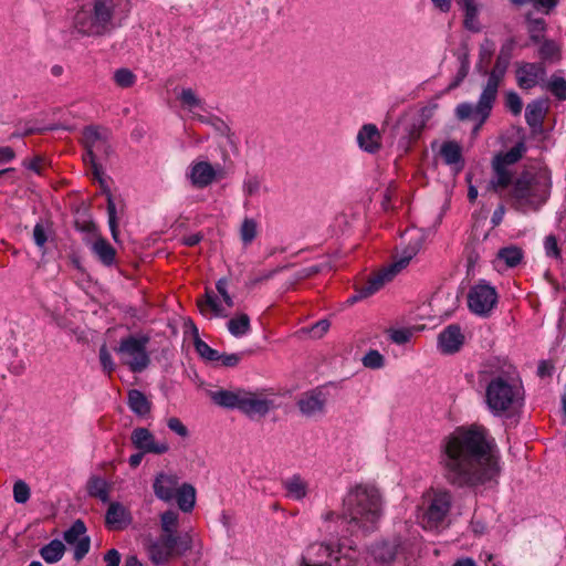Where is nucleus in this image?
Wrapping results in <instances>:
<instances>
[{"label": "nucleus", "instance_id": "nucleus-30", "mask_svg": "<svg viewBox=\"0 0 566 566\" xmlns=\"http://www.w3.org/2000/svg\"><path fill=\"white\" fill-rule=\"evenodd\" d=\"M96 179H98L103 191L106 193V201H107V216H108V227L112 233V238L117 241L118 240V219H117V208L115 205V201L113 199V196L107 188L105 180L103 179L102 175L95 176Z\"/></svg>", "mask_w": 566, "mask_h": 566}, {"label": "nucleus", "instance_id": "nucleus-19", "mask_svg": "<svg viewBox=\"0 0 566 566\" xmlns=\"http://www.w3.org/2000/svg\"><path fill=\"white\" fill-rule=\"evenodd\" d=\"M133 446L145 453L164 454L168 452L169 444L156 440L155 436L146 428H136L130 434Z\"/></svg>", "mask_w": 566, "mask_h": 566}, {"label": "nucleus", "instance_id": "nucleus-29", "mask_svg": "<svg viewBox=\"0 0 566 566\" xmlns=\"http://www.w3.org/2000/svg\"><path fill=\"white\" fill-rule=\"evenodd\" d=\"M458 6L464 12V28L472 32L481 31L479 21V8L474 0H458Z\"/></svg>", "mask_w": 566, "mask_h": 566}, {"label": "nucleus", "instance_id": "nucleus-57", "mask_svg": "<svg viewBox=\"0 0 566 566\" xmlns=\"http://www.w3.org/2000/svg\"><path fill=\"white\" fill-rule=\"evenodd\" d=\"M168 428L180 437L188 436V429L186 426L176 417L169 418L167 421Z\"/></svg>", "mask_w": 566, "mask_h": 566}, {"label": "nucleus", "instance_id": "nucleus-20", "mask_svg": "<svg viewBox=\"0 0 566 566\" xmlns=\"http://www.w3.org/2000/svg\"><path fill=\"white\" fill-rule=\"evenodd\" d=\"M326 394L321 389H313L302 394L297 400L300 411L305 417L322 415L326 405Z\"/></svg>", "mask_w": 566, "mask_h": 566}, {"label": "nucleus", "instance_id": "nucleus-5", "mask_svg": "<svg viewBox=\"0 0 566 566\" xmlns=\"http://www.w3.org/2000/svg\"><path fill=\"white\" fill-rule=\"evenodd\" d=\"M524 391L520 381L509 376H496L485 389V402L494 416L515 412L523 403Z\"/></svg>", "mask_w": 566, "mask_h": 566}, {"label": "nucleus", "instance_id": "nucleus-9", "mask_svg": "<svg viewBox=\"0 0 566 566\" xmlns=\"http://www.w3.org/2000/svg\"><path fill=\"white\" fill-rule=\"evenodd\" d=\"M332 541L311 544L302 555L298 566H353L356 557L349 547Z\"/></svg>", "mask_w": 566, "mask_h": 566}, {"label": "nucleus", "instance_id": "nucleus-34", "mask_svg": "<svg viewBox=\"0 0 566 566\" xmlns=\"http://www.w3.org/2000/svg\"><path fill=\"white\" fill-rule=\"evenodd\" d=\"M370 555L376 562L389 563L397 554V545L389 542H379L369 549Z\"/></svg>", "mask_w": 566, "mask_h": 566}, {"label": "nucleus", "instance_id": "nucleus-49", "mask_svg": "<svg viewBox=\"0 0 566 566\" xmlns=\"http://www.w3.org/2000/svg\"><path fill=\"white\" fill-rule=\"evenodd\" d=\"M525 118L528 125L535 126L541 123L542 119V107L539 103H533L527 105L525 111Z\"/></svg>", "mask_w": 566, "mask_h": 566}, {"label": "nucleus", "instance_id": "nucleus-3", "mask_svg": "<svg viewBox=\"0 0 566 566\" xmlns=\"http://www.w3.org/2000/svg\"><path fill=\"white\" fill-rule=\"evenodd\" d=\"M551 187L548 169L526 170L513 181L510 190L512 206L522 212L535 211L547 200Z\"/></svg>", "mask_w": 566, "mask_h": 566}, {"label": "nucleus", "instance_id": "nucleus-2", "mask_svg": "<svg viewBox=\"0 0 566 566\" xmlns=\"http://www.w3.org/2000/svg\"><path fill=\"white\" fill-rule=\"evenodd\" d=\"M384 515V500L377 486L358 483L350 486L343 499L342 515L328 511L323 514L325 522L348 524V530L370 532L377 528Z\"/></svg>", "mask_w": 566, "mask_h": 566}, {"label": "nucleus", "instance_id": "nucleus-25", "mask_svg": "<svg viewBox=\"0 0 566 566\" xmlns=\"http://www.w3.org/2000/svg\"><path fill=\"white\" fill-rule=\"evenodd\" d=\"M177 99L184 109L188 111L199 120L205 122V117L200 115L199 112L207 111L206 103L195 90L191 87L181 88L177 95Z\"/></svg>", "mask_w": 566, "mask_h": 566}, {"label": "nucleus", "instance_id": "nucleus-48", "mask_svg": "<svg viewBox=\"0 0 566 566\" xmlns=\"http://www.w3.org/2000/svg\"><path fill=\"white\" fill-rule=\"evenodd\" d=\"M547 88L558 99H566V81L559 76H553L547 83Z\"/></svg>", "mask_w": 566, "mask_h": 566}, {"label": "nucleus", "instance_id": "nucleus-47", "mask_svg": "<svg viewBox=\"0 0 566 566\" xmlns=\"http://www.w3.org/2000/svg\"><path fill=\"white\" fill-rule=\"evenodd\" d=\"M363 365L370 369H379L385 364L384 356L378 350H369L361 359Z\"/></svg>", "mask_w": 566, "mask_h": 566}, {"label": "nucleus", "instance_id": "nucleus-41", "mask_svg": "<svg viewBox=\"0 0 566 566\" xmlns=\"http://www.w3.org/2000/svg\"><path fill=\"white\" fill-rule=\"evenodd\" d=\"M524 151L525 146L523 143H520L512 147L509 151L496 155L494 159H500L501 163H504V166L509 168L510 165L515 164L520 158H522Z\"/></svg>", "mask_w": 566, "mask_h": 566}, {"label": "nucleus", "instance_id": "nucleus-16", "mask_svg": "<svg viewBox=\"0 0 566 566\" xmlns=\"http://www.w3.org/2000/svg\"><path fill=\"white\" fill-rule=\"evenodd\" d=\"M514 46L515 41L513 39L506 40L501 45L495 64L493 69L488 73V94L491 92H499V86L502 83L510 65Z\"/></svg>", "mask_w": 566, "mask_h": 566}, {"label": "nucleus", "instance_id": "nucleus-23", "mask_svg": "<svg viewBox=\"0 0 566 566\" xmlns=\"http://www.w3.org/2000/svg\"><path fill=\"white\" fill-rule=\"evenodd\" d=\"M132 521L133 517L127 506L119 502L109 503L105 515V523L109 530H124Z\"/></svg>", "mask_w": 566, "mask_h": 566}, {"label": "nucleus", "instance_id": "nucleus-39", "mask_svg": "<svg viewBox=\"0 0 566 566\" xmlns=\"http://www.w3.org/2000/svg\"><path fill=\"white\" fill-rule=\"evenodd\" d=\"M87 491L91 496L97 497L104 503L109 500V485L103 478L92 476L87 483Z\"/></svg>", "mask_w": 566, "mask_h": 566}, {"label": "nucleus", "instance_id": "nucleus-45", "mask_svg": "<svg viewBox=\"0 0 566 566\" xmlns=\"http://www.w3.org/2000/svg\"><path fill=\"white\" fill-rule=\"evenodd\" d=\"M261 189V179L256 175H247L243 185L242 191L247 197L256 196Z\"/></svg>", "mask_w": 566, "mask_h": 566}, {"label": "nucleus", "instance_id": "nucleus-50", "mask_svg": "<svg viewBox=\"0 0 566 566\" xmlns=\"http://www.w3.org/2000/svg\"><path fill=\"white\" fill-rule=\"evenodd\" d=\"M98 356H99V363L102 365L103 370L108 375L112 374L115 370L116 365L113 360L111 353L108 352V349L105 345H103L99 348Z\"/></svg>", "mask_w": 566, "mask_h": 566}, {"label": "nucleus", "instance_id": "nucleus-8", "mask_svg": "<svg viewBox=\"0 0 566 566\" xmlns=\"http://www.w3.org/2000/svg\"><path fill=\"white\" fill-rule=\"evenodd\" d=\"M114 0H93L74 17V28L83 35L105 34L112 25Z\"/></svg>", "mask_w": 566, "mask_h": 566}, {"label": "nucleus", "instance_id": "nucleus-44", "mask_svg": "<svg viewBox=\"0 0 566 566\" xmlns=\"http://www.w3.org/2000/svg\"><path fill=\"white\" fill-rule=\"evenodd\" d=\"M195 348L197 353L206 360L209 361H218L220 358V354L218 350L211 348L206 342L201 340L199 337L195 339Z\"/></svg>", "mask_w": 566, "mask_h": 566}, {"label": "nucleus", "instance_id": "nucleus-28", "mask_svg": "<svg viewBox=\"0 0 566 566\" xmlns=\"http://www.w3.org/2000/svg\"><path fill=\"white\" fill-rule=\"evenodd\" d=\"M493 168V177L490 180V187L495 192H500L503 189L507 188L512 182V172L511 170L504 166V163H501L500 159H493L492 161Z\"/></svg>", "mask_w": 566, "mask_h": 566}, {"label": "nucleus", "instance_id": "nucleus-7", "mask_svg": "<svg viewBox=\"0 0 566 566\" xmlns=\"http://www.w3.org/2000/svg\"><path fill=\"white\" fill-rule=\"evenodd\" d=\"M421 248L420 235L411 237L408 247L400 256L394 262L382 268L378 273L371 276L368 282L356 291V294L348 298V303L354 304L378 292L386 283L390 282L400 271H402L419 252Z\"/></svg>", "mask_w": 566, "mask_h": 566}, {"label": "nucleus", "instance_id": "nucleus-58", "mask_svg": "<svg viewBox=\"0 0 566 566\" xmlns=\"http://www.w3.org/2000/svg\"><path fill=\"white\" fill-rule=\"evenodd\" d=\"M410 337L411 333L407 329H394L390 333L391 340L399 345L406 344Z\"/></svg>", "mask_w": 566, "mask_h": 566}, {"label": "nucleus", "instance_id": "nucleus-52", "mask_svg": "<svg viewBox=\"0 0 566 566\" xmlns=\"http://www.w3.org/2000/svg\"><path fill=\"white\" fill-rule=\"evenodd\" d=\"M545 30V21L543 19H530L528 20V32L531 39L539 41Z\"/></svg>", "mask_w": 566, "mask_h": 566}, {"label": "nucleus", "instance_id": "nucleus-35", "mask_svg": "<svg viewBox=\"0 0 566 566\" xmlns=\"http://www.w3.org/2000/svg\"><path fill=\"white\" fill-rule=\"evenodd\" d=\"M197 304L203 315H208L209 312L219 317H226L228 315L220 305L218 297L212 292L207 291L205 298L198 300Z\"/></svg>", "mask_w": 566, "mask_h": 566}, {"label": "nucleus", "instance_id": "nucleus-61", "mask_svg": "<svg viewBox=\"0 0 566 566\" xmlns=\"http://www.w3.org/2000/svg\"><path fill=\"white\" fill-rule=\"evenodd\" d=\"M105 566H119L120 564V554L117 549L112 548L106 552L104 555Z\"/></svg>", "mask_w": 566, "mask_h": 566}, {"label": "nucleus", "instance_id": "nucleus-33", "mask_svg": "<svg viewBox=\"0 0 566 566\" xmlns=\"http://www.w3.org/2000/svg\"><path fill=\"white\" fill-rule=\"evenodd\" d=\"M440 155L447 165H454L458 169H462L463 159L461 147L457 142H444L440 147Z\"/></svg>", "mask_w": 566, "mask_h": 566}, {"label": "nucleus", "instance_id": "nucleus-43", "mask_svg": "<svg viewBox=\"0 0 566 566\" xmlns=\"http://www.w3.org/2000/svg\"><path fill=\"white\" fill-rule=\"evenodd\" d=\"M116 85L122 88L132 87L136 83V75L129 69H118L114 73Z\"/></svg>", "mask_w": 566, "mask_h": 566}, {"label": "nucleus", "instance_id": "nucleus-63", "mask_svg": "<svg viewBox=\"0 0 566 566\" xmlns=\"http://www.w3.org/2000/svg\"><path fill=\"white\" fill-rule=\"evenodd\" d=\"M504 214H505V208L503 205H501L494 210V212L492 214V218H491L492 224L499 226L502 222Z\"/></svg>", "mask_w": 566, "mask_h": 566}, {"label": "nucleus", "instance_id": "nucleus-27", "mask_svg": "<svg viewBox=\"0 0 566 566\" xmlns=\"http://www.w3.org/2000/svg\"><path fill=\"white\" fill-rule=\"evenodd\" d=\"M524 253L521 248L516 245H507L499 250L495 260V268L499 271L515 268L523 260Z\"/></svg>", "mask_w": 566, "mask_h": 566}, {"label": "nucleus", "instance_id": "nucleus-11", "mask_svg": "<svg viewBox=\"0 0 566 566\" xmlns=\"http://www.w3.org/2000/svg\"><path fill=\"white\" fill-rule=\"evenodd\" d=\"M190 549V538L186 536L161 534L157 539L150 541L147 552L150 560L156 565L166 564L174 555H182Z\"/></svg>", "mask_w": 566, "mask_h": 566}, {"label": "nucleus", "instance_id": "nucleus-56", "mask_svg": "<svg viewBox=\"0 0 566 566\" xmlns=\"http://www.w3.org/2000/svg\"><path fill=\"white\" fill-rule=\"evenodd\" d=\"M331 324L327 319H321L310 328V334L313 338H321L329 329Z\"/></svg>", "mask_w": 566, "mask_h": 566}, {"label": "nucleus", "instance_id": "nucleus-53", "mask_svg": "<svg viewBox=\"0 0 566 566\" xmlns=\"http://www.w3.org/2000/svg\"><path fill=\"white\" fill-rule=\"evenodd\" d=\"M545 253L548 258L559 259L560 250L554 235H547L544 240Z\"/></svg>", "mask_w": 566, "mask_h": 566}, {"label": "nucleus", "instance_id": "nucleus-62", "mask_svg": "<svg viewBox=\"0 0 566 566\" xmlns=\"http://www.w3.org/2000/svg\"><path fill=\"white\" fill-rule=\"evenodd\" d=\"M557 53V46L554 42H545L541 48V55L545 59L553 57Z\"/></svg>", "mask_w": 566, "mask_h": 566}, {"label": "nucleus", "instance_id": "nucleus-42", "mask_svg": "<svg viewBox=\"0 0 566 566\" xmlns=\"http://www.w3.org/2000/svg\"><path fill=\"white\" fill-rule=\"evenodd\" d=\"M163 534L177 535L178 513L175 511H166L160 516Z\"/></svg>", "mask_w": 566, "mask_h": 566}, {"label": "nucleus", "instance_id": "nucleus-31", "mask_svg": "<svg viewBox=\"0 0 566 566\" xmlns=\"http://www.w3.org/2000/svg\"><path fill=\"white\" fill-rule=\"evenodd\" d=\"M283 486L286 491V496L292 500L301 501L307 495L308 483L298 474L286 479Z\"/></svg>", "mask_w": 566, "mask_h": 566}, {"label": "nucleus", "instance_id": "nucleus-13", "mask_svg": "<svg viewBox=\"0 0 566 566\" xmlns=\"http://www.w3.org/2000/svg\"><path fill=\"white\" fill-rule=\"evenodd\" d=\"M496 96L497 92H491L488 94V85L485 84L480 94L478 103L475 105L471 103L459 104L455 107V115L461 120L469 118L476 119L478 126L475 129H479L490 116Z\"/></svg>", "mask_w": 566, "mask_h": 566}, {"label": "nucleus", "instance_id": "nucleus-32", "mask_svg": "<svg viewBox=\"0 0 566 566\" xmlns=\"http://www.w3.org/2000/svg\"><path fill=\"white\" fill-rule=\"evenodd\" d=\"M127 405L129 409L138 417H146L150 412L151 403L147 397L137 389L128 392Z\"/></svg>", "mask_w": 566, "mask_h": 566}, {"label": "nucleus", "instance_id": "nucleus-14", "mask_svg": "<svg viewBox=\"0 0 566 566\" xmlns=\"http://www.w3.org/2000/svg\"><path fill=\"white\" fill-rule=\"evenodd\" d=\"M108 137L109 132L103 127L88 126L84 129L83 143L87 150L84 159L86 160V158H90V161L93 166L94 177L102 175L101 170L95 164V159L98 156L107 155L109 148Z\"/></svg>", "mask_w": 566, "mask_h": 566}, {"label": "nucleus", "instance_id": "nucleus-64", "mask_svg": "<svg viewBox=\"0 0 566 566\" xmlns=\"http://www.w3.org/2000/svg\"><path fill=\"white\" fill-rule=\"evenodd\" d=\"M202 240V235L200 233H191L189 235H186L182 239V243L188 247H195Z\"/></svg>", "mask_w": 566, "mask_h": 566}, {"label": "nucleus", "instance_id": "nucleus-15", "mask_svg": "<svg viewBox=\"0 0 566 566\" xmlns=\"http://www.w3.org/2000/svg\"><path fill=\"white\" fill-rule=\"evenodd\" d=\"M497 302V294L494 287L481 282L475 284L469 292V308L476 315H488Z\"/></svg>", "mask_w": 566, "mask_h": 566}, {"label": "nucleus", "instance_id": "nucleus-22", "mask_svg": "<svg viewBox=\"0 0 566 566\" xmlns=\"http://www.w3.org/2000/svg\"><path fill=\"white\" fill-rule=\"evenodd\" d=\"M463 342L464 335L460 326L454 324L447 326L438 337V346L443 354L457 353L462 347Z\"/></svg>", "mask_w": 566, "mask_h": 566}, {"label": "nucleus", "instance_id": "nucleus-21", "mask_svg": "<svg viewBox=\"0 0 566 566\" xmlns=\"http://www.w3.org/2000/svg\"><path fill=\"white\" fill-rule=\"evenodd\" d=\"M358 147L368 154H376L381 148V134L375 124H365L356 137Z\"/></svg>", "mask_w": 566, "mask_h": 566}, {"label": "nucleus", "instance_id": "nucleus-26", "mask_svg": "<svg viewBox=\"0 0 566 566\" xmlns=\"http://www.w3.org/2000/svg\"><path fill=\"white\" fill-rule=\"evenodd\" d=\"M87 230L92 232L94 239L90 242L93 253L105 265H111L115 261V249L96 232L94 223L87 226Z\"/></svg>", "mask_w": 566, "mask_h": 566}, {"label": "nucleus", "instance_id": "nucleus-4", "mask_svg": "<svg viewBox=\"0 0 566 566\" xmlns=\"http://www.w3.org/2000/svg\"><path fill=\"white\" fill-rule=\"evenodd\" d=\"M211 400L227 409H238L250 419L262 418L276 407L275 395L262 391H249L245 389L210 391Z\"/></svg>", "mask_w": 566, "mask_h": 566}, {"label": "nucleus", "instance_id": "nucleus-18", "mask_svg": "<svg viewBox=\"0 0 566 566\" xmlns=\"http://www.w3.org/2000/svg\"><path fill=\"white\" fill-rule=\"evenodd\" d=\"M65 542L74 548V559L81 560L90 551L91 541L86 535V526L81 520L75 521L64 532Z\"/></svg>", "mask_w": 566, "mask_h": 566}, {"label": "nucleus", "instance_id": "nucleus-59", "mask_svg": "<svg viewBox=\"0 0 566 566\" xmlns=\"http://www.w3.org/2000/svg\"><path fill=\"white\" fill-rule=\"evenodd\" d=\"M33 240L39 248H43L46 242V234L41 223L34 226Z\"/></svg>", "mask_w": 566, "mask_h": 566}, {"label": "nucleus", "instance_id": "nucleus-1", "mask_svg": "<svg viewBox=\"0 0 566 566\" xmlns=\"http://www.w3.org/2000/svg\"><path fill=\"white\" fill-rule=\"evenodd\" d=\"M440 464L448 482L458 488L474 486L499 474L497 457L483 428H458L441 443Z\"/></svg>", "mask_w": 566, "mask_h": 566}, {"label": "nucleus", "instance_id": "nucleus-38", "mask_svg": "<svg viewBox=\"0 0 566 566\" xmlns=\"http://www.w3.org/2000/svg\"><path fill=\"white\" fill-rule=\"evenodd\" d=\"M65 552V546L60 539H53L40 551L41 557L49 564L59 562Z\"/></svg>", "mask_w": 566, "mask_h": 566}, {"label": "nucleus", "instance_id": "nucleus-54", "mask_svg": "<svg viewBox=\"0 0 566 566\" xmlns=\"http://www.w3.org/2000/svg\"><path fill=\"white\" fill-rule=\"evenodd\" d=\"M505 104L514 115L520 114L523 107L522 99L515 92L506 94Z\"/></svg>", "mask_w": 566, "mask_h": 566}, {"label": "nucleus", "instance_id": "nucleus-46", "mask_svg": "<svg viewBox=\"0 0 566 566\" xmlns=\"http://www.w3.org/2000/svg\"><path fill=\"white\" fill-rule=\"evenodd\" d=\"M495 51V43L491 39H484L479 48L480 62L486 67Z\"/></svg>", "mask_w": 566, "mask_h": 566}, {"label": "nucleus", "instance_id": "nucleus-37", "mask_svg": "<svg viewBox=\"0 0 566 566\" xmlns=\"http://www.w3.org/2000/svg\"><path fill=\"white\" fill-rule=\"evenodd\" d=\"M227 327L232 336L237 338L243 337L251 331L250 317L244 313L235 315L228 321Z\"/></svg>", "mask_w": 566, "mask_h": 566}, {"label": "nucleus", "instance_id": "nucleus-24", "mask_svg": "<svg viewBox=\"0 0 566 566\" xmlns=\"http://www.w3.org/2000/svg\"><path fill=\"white\" fill-rule=\"evenodd\" d=\"M178 484L179 479L176 474L161 472L155 478L154 493L158 499L169 502L175 499L179 489Z\"/></svg>", "mask_w": 566, "mask_h": 566}, {"label": "nucleus", "instance_id": "nucleus-10", "mask_svg": "<svg viewBox=\"0 0 566 566\" xmlns=\"http://www.w3.org/2000/svg\"><path fill=\"white\" fill-rule=\"evenodd\" d=\"M149 337L144 334L128 335L120 339L115 348L116 354L123 365L127 366L133 373L144 371L150 364V357L147 352Z\"/></svg>", "mask_w": 566, "mask_h": 566}, {"label": "nucleus", "instance_id": "nucleus-40", "mask_svg": "<svg viewBox=\"0 0 566 566\" xmlns=\"http://www.w3.org/2000/svg\"><path fill=\"white\" fill-rule=\"evenodd\" d=\"M259 224L252 218H245L240 227V239L244 245H249L258 237Z\"/></svg>", "mask_w": 566, "mask_h": 566}, {"label": "nucleus", "instance_id": "nucleus-36", "mask_svg": "<svg viewBox=\"0 0 566 566\" xmlns=\"http://www.w3.org/2000/svg\"><path fill=\"white\" fill-rule=\"evenodd\" d=\"M175 499H177L178 506L184 512H190L196 503V490L191 484L184 483L179 486Z\"/></svg>", "mask_w": 566, "mask_h": 566}, {"label": "nucleus", "instance_id": "nucleus-51", "mask_svg": "<svg viewBox=\"0 0 566 566\" xmlns=\"http://www.w3.org/2000/svg\"><path fill=\"white\" fill-rule=\"evenodd\" d=\"M13 496L17 503H25L30 497V488L23 481H17L13 485Z\"/></svg>", "mask_w": 566, "mask_h": 566}, {"label": "nucleus", "instance_id": "nucleus-55", "mask_svg": "<svg viewBox=\"0 0 566 566\" xmlns=\"http://www.w3.org/2000/svg\"><path fill=\"white\" fill-rule=\"evenodd\" d=\"M216 289H217L219 295L222 297L226 305L228 307H232L233 300L230 296V294L228 293V281L226 279H220L216 284Z\"/></svg>", "mask_w": 566, "mask_h": 566}, {"label": "nucleus", "instance_id": "nucleus-17", "mask_svg": "<svg viewBox=\"0 0 566 566\" xmlns=\"http://www.w3.org/2000/svg\"><path fill=\"white\" fill-rule=\"evenodd\" d=\"M546 75L542 63L521 62L516 64V82L522 90H531L539 85Z\"/></svg>", "mask_w": 566, "mask_h": 566}, {"label": "nucleus", "instance_id": "nucleus-60", "mask_svg": "<svg viewBox=\"0 0 566 566\" xmlns=\"http://www.w3.org/2000/svg\"><path fill=\"white\" fill-rule=\"evenodd\" d=\"M219 360L221 361L222 366L234 367L240 363L241 355L240 354H220Z\"/></svg>", "mask_w": 566, "mask_h": 566}, {"label": "nucleus", "instance_id": "nucleus-12", "mask_svg": "<svg viewBox=\"0 0 566 566\" xmlns=\"http://www.w3.org/2000/svg\"><path fill=\"white\" fill-rule=\"evenodd\" d=\"M224 176V168L220 164H212L205 157L192 160L186 171L187 179L197 189L207 188Z\"/></svg>", "mask_w": 566, "mask_h": 566}, {"label": "nucleus", "instance_id": "nucleus-6", "mask_svg": "<svg viewBox=\"0 0 566 566\" xmlns=\"http://www.w3.org/2000/svg\"><path fill=\"white\" fill-rule=\"evenodd\" d=\"M453 503V495L447 489L431 488L421 496L417 518L424 530L443 527Z\"/></svg>", "mask_w": 566, "mask_h": 566}]
</instances>
